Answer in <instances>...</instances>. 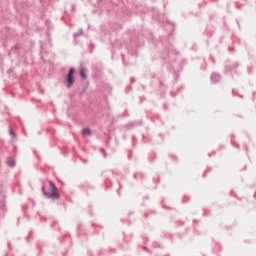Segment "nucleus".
I'll return each instance as SVG.
<instances>
[{
    "mask_svg": "<svg viewBox=\"0 0 256 256\" xmlns=\"http://www.w3.org/2000/svg\"><path fill=\"white\" fill-rule=\"evenodd\" d=\"M244 149H245L246 153H249V146L247 144H244Z\"/></svg>",
    "mask_w": 256,
    "mask_h": 256,
    "instance_id": "nucleus-41",
    "label": "nucleus"
},
{
    "mask_svg": "<svg viewBox=\"0 0 256 256\" xmlns=\"http://www.w3.org/2000/svg\"><path fill=\"white\" fill-rule=\"evenodd\" d=\"M150 215H157V211L152 210V211H150V212H146V213L144 214V218L147 219V217H149Z\"/></svg>",
    "mask_w": 256,
    "mask_h": 256,
    "instance_id": "nucleus-20",
    "label": "nucleus"
},
{
    "mask_svg": "<svg viewBox=\"0 0 256 256\" xmlns=\"http://www.w3.org/2000/svg\"><path fill=\"white\" fill-rule=\"evenodd\" d=\"M195 223H199V220L194 219V220H193V224L195 225Z\"/></svg>",
    "mask_w": 256,
    "mask_h": 256,
    "instance_id": "nucleus-63",
    "label": "nucleus"
},
{
    "mask_svg": "<svg viewBox=\"0 0 256 256\" xmlns=\"http://www.w3.org/2000/svg\"><path fill=\"white\" fill-rule=\"evenodd\" d=\"M236 3V9H241V7H243V4H239V2H235Z\"/></svg>",
    "mask_w": 256,
    "mask_h": 256,
    "instance_id": "nucleus-36",
    "label": "nucleus"
},
{
    "mask_svg": "<svg viewBox=\"0 0 256 256\" xmlns=\"http://www.w3.org/2000/svg\"><path fill=\"white\" fill-rule=\"evenodd\" d=\"M100 151H101V153H103L104 157H107V154L105 153V149L104 148H101Z\"/></svg>",
    "mask_w": 256,
    "mask_h": 256,
    "instance_id": "nucleus-46",
    "label": "nucleus"
},
{
    "mask_svg": "<svg viewBox=\"0 0 256 256\" xmlns=\"http://www.w3.org/2000/svg\"><path fill=\"white\" fill-rule=\"evenodd\" d=\"M145 99V96H140L139 97V100H140V103H143V100Z\"/></svg>",
    "mask_w": 256,
    "mask_h": 256,
    "instance_id": "nucleus-49",
    "label": "nucleus"
},
{
    "mask_svg": "<svg viewBox=\"0 0 256 256\" xmlns=\"http://www.w3.org/2000/svg\"><path fill=\"white\" fill-rule=\"evenodd\" d=\"M223 149H225V145H220V146L218 147V151H223Z\"/></svg>",
    "mask_w": 256,
    "mask_h": 256,
    "instance_id": "nucleus-44",
    "label": "nucleus"
},
{
    "mask_svg": "<svg viewBox=\"0 0 256 256\" xmlns=\"http://www.w3.org/2000/svg\"><path fill=\"white\" fill-rule=\"evenodd\" d=\"M62 155H64V157H67L69 155V152H67V150H63Z\"/></svg>",
    "mask_w": 256,
    "mask_h": 256,
    "instance_id": "nucleus-39",
    "label": "nucleus"
},
{
    "mask_svg": "<svg viewBox=\"0 0 256 256\" xmlns=\"http://www.w3.org/2000/svg\"><path fill=\"white\" fill-rule=\"evenodd\" d=\"M211 171H213V168L209 167V168L202 174V177H203V178L207 177V173H211Z\"/></svg>",
    "mask_w": 256,
    "mask_h": 256,
    "instance_id": "nucleus-25",
    "label": "nucleus"
},
{
    "mask_svg": "<svg viewBox=\"0 0 256 256\" xmlns=\"http://www.w3.org/2000/svg\"><path fill=\"white\" fill-rule=\"evenodd\" d=\"M137 175H138L137 173H134L133 174V179H137Z\"/></svg>",
    "mask_w": 256,
    "mask_h": 256,
    "instance_id": "nucleus-61",
    "label": "nucleus"
},
{
    "mask_svg": "<svg viewBox=\"0 0 256 256\" xmlns=\"http://www.w3.org/2000/svg\"><path fill=\"white\" fill-rule=\"evenodd\" d=\"M133 147H137V140L132 142Z\"/></svg>",
    "mask_w": 256,
    "mask_h": 256,
    "instance_id": "nucleus-51",
    "label": "nucleus"
},
{
    "mask_svg": "<svg viewBox=\"0 0 256 256\" xmlns=\"http://www.w3.org/2000/svg\"><path fill=\"white\" fill-rule=\"evenodd\" d=\"M102 68H103V64H101V62H94L92 64V69L93 71H95V73H99Z\"/></svg>",
    "mask_w": 256,
    "mask_h": 256,
    "instance_id": "nucleus-11",
    "label": "nucleus"
},
{
    "mask_svg": "<svg viewBox=\"0 0 256 256\" xmlns=\"http://www.w3.org/2000/svg\"><path fill=\"white\" fill-rule=\"evenodd\" d=\"M114 174L115 172L113 170H106L102 172V177L104 179V185H105L106 191L107 189H111V187L113 186V182H111V178L113 177Z\"/></svg>",
    "mask_w": 256,
    "mask_h": 256,
    "instance_id": "nucleus-5",
    "label": "nucleus"
},
{
    "mask_svg": "<svg viewBox=\"0 0 256 256\" xmlns=\"http://www.w3.org/2000/svg\"><path fill=\"white\" fill-rule=\"evenodd\" d=\"M81 35H83V29H80L78 32L74 33V37L77 38V37H80Z\"/></svg>",
    "mask_w": 256,
    "mask_h": 256,
    "instance_id": "nucleus-26",
    "label": "nucleus"
},
{
    "mask_svg": "<svg viewBox=\"0 0 256 256\" xmlns=\"http://www.w3.org/2000/svg\"><path fill=\"white\" fill-rule=\"evenodd\" d=\"M7 165L8 167H15L17 165V162H15V160L13 159V157H8L7 158Z\"/></svg>",
    "mask_w": 256,
    "mask_h": 256,
    "instance_id": "nucleus-13",
    "label": "nucleus"
},
{
    "mask_svg": "<svg viewBox=\"0 0 256 256\" xmlns=\"http://www.w3.org/2000/svg\"><path fill=\"white\" fill-rule=\"evenodd\" d=\"M139 175H140L141 179H145V173L140 172Z\"/></svg>",
    "mask_w": 256,
    "mask_h": 256,
    "instance_id": "nucleus-47",
    "label": "nucleus"
},
{
    "mask_svg": "<svg viewBox=\"0 0 256 256\" xmlns=\"http://www.w3.org/2000/svg\"><path fill=\"white\" fill-rule=\"evenodd\" d=\"M169 53H174V55L180 54V52L173 47V44L168 42L167 45L164 46L163 51L160 52V59L162 61V65H173V63H175V60H171Z\"/></svg>",
    "mask_w": 256,
    "mask_h": 256,
    "instance_id": "nucleus-1",
    "label": "nucleus"
},
{
    "mask_svg": "<svg viewBox=\"0 0 256 256\" xmlns=\"http://www.w3.org/2000/svg\"><path fill=\"white\" fill-rule=\"evenodd\" d=\"M27 243H31L33 241V230H30L28 236L26 237Z\"/></svg>",
    "mask_w": 256,
    "mask_h": 256,
    "instance_id": "nucleus-18",
    "label": "nucleus"
},
{
    "mask_svg": "<svg viewBox=\"0 0 256 256\" xmlns=\"http://www.w3.org/2000/svg\"><path fill=\"white\" fill-rule=\"evenodd\" d=\"M210 81L211 83L216 85V83H219V81H221V74L213 72L210 76Z\"/></svg>",
    "mask_w": 256,
    "mask_h": 256,
    "instance_id": "nucleus-9",
    "label": "nucleus"
},
{
    "mask_svg": "<svg viewBox=\"0 0 256 256\" xmlns=\"http://www.w3.org/2000/svg\"><path fill=\"white\" fill-rule=\"evenodd\" d=\"M239 62H234L232 65H226V71L230 72L233 71V69H237V67H239Z\"/></svg>",
    "mask_w": 256,
    "mask_h": 256,
    "instance_id": "nucleus-12",
    "label": "nucleus"
},
{
    "mask_svg": "<svg viewBox=\"0 0 256 256\" xmlns=\"http://www.w3.org/2000/svg\"><path fill=\"white\" fill-rule=\"evenodd\" d=\"M75 67H70L64 78V85L67 89H71L75 85Z\"/></svg>",
    "mask_w": 256,
    "mask_h": 256,
    "instance_id": "nucleus-4",
    "label": "nucleus"
},
{
    "mask_svg": "<svg viewBox=\"0 0 256 256\" xmlns=\"http://www.w3.org/2000/svg\"><path fill=\"white\" fill-rule=\"evenodd\" d=\"M103 249L102 250H99L98 252H97V256H102L103 255Z\"/></svg>",
    "mask_w": 256,
    "mask_h": 256,
    "instance_id": "nucleus-45",
    "label": "nucleus"
},
{
    "mask_svg": "<svg viewBox=\"0 0 256 256\" xmlns=\"http://www.w3.org/2000/svg\"><path fill=\"white\" fill-rule=\"evenodd\" d=\"M34 154L36 155L37 159H40L39 154L37 151L34 150Z\"/></svg>",
    "mask_w": 256,
    "mask_h": 256,
    "instance_id": "nucleus-55",
    "label": "nucleus"
},
{
    "mask_svg": "<svg viewBox=\"0 0 256 256\" xmlns=\"http://www.w3.org/2000/svg\"><path fill=\"white\" fill-rule=\"evenodd\" d=\"M143 141L144 143H153V138L143 135Z\"/></svg>",
    "mask_w": 256,
    "mask_h": 256,
    "instance_id": "nucleus-19",
    "label": "nucleus"
},
{
    "mask_svg": "<svg viewBox=\"0 0 256 256\" xmlns=\"http://www.w3.org/2000/svg\"><path fill=\"white\" fill-rule=\"evenodd\" d=\"M49 189L51 192H48L45 189V186H42V193L46 199H52V201H57V199H61V194L57 190V185L52 180L48 181Z\"/></svg>",
    "mask_w": 256,
    "mask_h": 256,
    "instance_id": "nucleus-2",
    "label": "nucleus"
},
{
    "mask_svg": "<svg viewBox=\"0 0 256 256\" xmlns=\"http://www.w3.org/2000/svg\"><path fill=\"white\" fill-rule=\"evenodd\" d=\"M186 62H187L186 59H182V62H181V64H180V67L183 65V63H186Z\"/></svg>",
    "mask_w": 256,
    "mask_h": 256,
    "instance_id": "nucleus-58",
    "label": "nucleus"
},
{
    "mask_svg": "<svg viewBox=\"0 0 256 256\" xmlns=\"http://www.w3.org/2000/svg\"><path fill=\"white\" fill-rule=\"evenodd\" d=\"M115 251H116L115 249H110L109 253H115Z\"/></svg>",
    "mask_w": 256,
    "mask_h": 256,
    "instance_id": "nucleus-62",
    "label": "nucleus"
},
{
    "mask_svg": "<svg viewBox=\"0 0 256 256\" xmlns=\"http://www.w3.org/2000/svg\"><path fill=\"white\" fill-rule=\"evenodd\" d=\"M159 137H161L162 140L160 142H158V143L161 144V143H163V134L160 133Z\"/></svg>",
    "mask_w": 256,
    "mask_h": 256,
    "instance_id": "nucleus-50",
    "label": "nucleus"
},
{
    "mask_svg": "<svg viewBox=\"0 0 256 256\" xmlns=\"http://www.w3.org/2000/svg\"><path fill=\"white\" fill-rule=\"evenodd\" d=\"M11 53H14L17 55V53H19V45L16 44L12 46L11 51L9 52V55H11Z\"/></svg>",
    "mask_w": 256,
    "mask_h": 256,
    "instance_id": "nucleus-15",
    "label": "nucleus"
},
{
    "mask_svg": "<svg viewBox=\"0 0 256 256\" xmlns=\"http://www.w3.org/2000/svg\"><path fill=\"white\" fill-rule=\"evenodd\" d=\"M81 187H84V189H93V186H91L88 182L82 184Z\"/></svg>",
    "mask_w": 256,
    "mask_h": 256,
    "instance_id": "nucleus-23",
    "label": "nucleus"
},
{
    "mask_svg": "<svg viewBox=\"0 0 256 256\" xmlns=\"http://www.w3.org/2000/svg\"><path fill=\"white\" fill-rule=\"evenodd\" d=\"M215 153H216L215 151L209 153V154H208V157H212V155H215Z\"/></svg>",
    "mask_w": 256,
    "mask_h": 256,
    "instance_id": "nucleus-53",
    "label": "nucleus"
},
{
    "mask_svg": "<svg viewBox=\"0 0 256 256\" xmlns=\"http://www.w3.org/2000/svg\"><path fill=\"white\" fill-rule=\"evenodd\" d=\"M207 215H209V210L204 209L203 210V217H207Z\"/></svg>",
    "mask_w": 256,
    "mask_h": 256,
    "instance_id": "nucleus-35",
    "label": "nucleus"
},
{
    "mask_svg": "<svg viewBox=\"0 0 256 256\" xmlns=\"http://www.w3.org/2000/svg\"><path fill=\"white\" fill-rule=\"evenodd\" d=\"M189 201V196L184 195L183 199H182V203H187Z\"/></svg>",
    "mask_w": 256,
    "mask_h": 256,
    "instance_id": "nucleus-29",
    "label": "nucleus"
},
{
    "mask_svg": "<svg viewBox=\"0 0 256 256\" xmlns=\"http://www.w3.org/2000/svg\"><path fill=\"white\" fill-rule=\"evenodd\" d=\"M121 59H122L123 65H126L125 54H121Z\"/></svg>",
    "mask_w": 256,
    "mask_h": 256,
    "instance_id": "nucleus-38",
    "label": "nucleus"
},
{
    "mask_svg": "<svg viewBox=\"0 0 256 256\" xmlns=\"http://www.w3.org/2000/svg\"><path fill=\"white\" fill-rule=\"evenodd\" d=\"M7 245H8V249L11 251V249H13V247L11 246V241H8Z\"/></svg>",
    "mask_w": 256,
    "mask_h": 256,
    "instance_id": "nucleus-43",
    "label": "nucleus"
},
{
    "mask_svg": "<svg viewBox=\"0 0 256 256\" xmlns=\"http://www.w3.org/2000/svg\"><path fill=\"white\" fill-rule=\"evenodd\" d=\"M87 89H89V81H86L84 84V88L81 91L80 95H83V93H85V91H87Z\"/></svg>",
    "mask_w": 256,
    "mask_h": 256,
    "instance_id": "nucleus-21",
    "label": "nucleus"
},
{
    "mask_svg": "<svg viewBox=\"0 0 256 256\" xmlns=\"http://www.w3.org/2000/svg\"><path fill=\"white\" fill-rule=\"evenodd\" d=\"M41 221H47V217H41Z\"/></svg>",
    "mask_w": 256,
    "mask_h": 256,
    "instance_id": "nucleus-59",
    "label": "nucleus"
},
{
    "mask_svg": "<svg viewBox=\"0 0 256 256\" xmlns=\"http://www.w3.org/2000/svg\"><path fill=\"white\" fill-rule=\"evenodd\" d=\"M206 67H207V62H205V60H204V64H202V65L200 66V69H201L202 71H205Z\"/></svg>",
    "mask_w": 256,
    "mask_h": 256,
    "instance_id": "nucleus-31",
    "label": "nucleus"
},
{
    "mask_svg": "<svg viewBox=\"0 0 256 256\" xmlns=\"http://www.w3.org/2000/svg\"><path fill=\"white\" fill-rule=\"evenodd\" d=\"M45 52L43 51V46H41V50H40V55H41V59H43V54H44Z\"/></svg>",
    "mask_w": 256,
    "mask_h": 256,
    "instance_id": "nucleus-42",
    "label": "nucleus"
},
{
    "mask_svg": "<svg viewBox=\"0 0 256 256\" xmlns=\"http://www.w3.org/2000/svg\"><path fill=\"white\" fill-rule=\"evenodd\" d=\"M122 117H129V112L127 111V109L122 114Z\"/></svg>",
    "mask_w": 256,
    "mask_h": 256,
    "instance_id": "nucleus-37",
    "label": "nucleus"
},
{
    "mask_svg": "<svg viewBox=\"0 0 256 256\" xmlns=\"http://www.w3.org/2000/svg\"><path fill=\"white\" fill-rule=\"evenodd\" d=\"M230 195H231V196L234 195V197H236V199H239V197H237V194H235V192H234L233 190L230 191Z\"/></svg>",
    "mask_w": 256,
    "mask_h": 256,
    "instance_id": "nucleus-40",
    "label": "nucleus"
},
{
    "mask_svg": "<svg viewBox=\"0 0 256 256\" xmlns=\"http://www.w3.org/2000/svg\"><path fill=\"white\" fill-rule=\"evenodd\" d=\"M132 153H133V151H132V150H130V151H129L128 159H131V157H132V156H131V155H132Z\"/></svg>",
    "mask_w": 256,
    "mask_h": 256,
    "instance_id": "nucleus-54",
    "label": "nucleus"
},
{
    "mask_svg": "<svg viewBox=\"0 0 256 256\" xmlns=\"http://www.w3.org/2000/svg\"><path fill=\"white\" fill-rule=\"evenodd\" d=\"M164 203H165V198H162V200H161V205H162L163 209H171L170 207H168V206L165 205Z\"/></svg>",
    "mask_w": 256,
    "mask_h": 256,
    "instance_id": "nucleus-28",
    "label": "nucleus"
},
{
    "mask_svg": "<svg viewBox=\"0 0 256 256\" xmlns=\"http://www.w3.org/2000/svg\"><path fill=\"white\" fill-rule=\"evenodd\" d=\"M143 125V120H135V121H130L128 122L124 127L125 129L131 130L135 129V127H141Z\"/></svg>",
    "mask_w": 256,
    "mask_h": 256,
    "instance_id": "nucleus-8",
    "label": "nucleus"
},
{
    "mask_svg": "<svg viewBox=\"0 0 256 256\" xmlns=\"http://www.w3.org/2000/svg\"><path fill=\"white\" fill-rule=\"evenodd\" d=\"M88 255H89V256H93V251L88 250Z\"/></svg>",
    "mask_w": 256,
    "mask_h": 256,
    "instance_id": "nucleus-56",
    "label": "nucleus"
},
{
    "mask_svg": "<svg viewBox=\"0 0 256 256\" xmlns=\"http://www.w3.org/2000/svg\"><path fill=\"white\" fill-rule=\"evenodd\" d=\"M9 134L11 135V137L15 138L17 137V133L15 132V130H13V128H9Z\"/></svg>",
    "mask_w": 256,
    "mask_h": 256,
    "instance_id": "nucleus-22",
    "label": "nucleus"
},
{
    "mask_svg": "<svg viewBox=\"0 0 256 256\" xmlns=\"http://www.w3.org/2000/svg\"><path fill=\"white\" fill-rule=\"evenodd\" d=\"M247 73H248V75H252L253 74V69L251 68V66L247 67Z\"/></svg>",
    "mask_w": 256,
    "mask_h": 256,
    "instance_id": "nucleus-30",
    "label": "nucleus"
},
{
    "mask_svg": "<svg viewBox=\"0 0 256 256\" xmlns=\"http://www.w3.org/2000/svg\"><path fill=\"white\" fill-rule=\"evenodd\" d=\"M82 135H83L84 137H87V136L91 135V128H84V129L82 130Z\"/></svg>",
    "mask_w": 256,
    "mask_h": 256,
    "instance_id": "nucleus-17",
    "label": "nucleus"
},
{
    "mask_svg": "<svg viewBox=\"0 0 256 256\" xmlns=\"http://www.w3.org/2000/svg\"><path fill=\"white\" fill-rule=\"evenodd\" d=\"M57 225H59V222H58V221H54V222L51 224V228H52V229H55V227H57Z\"/></svg>",
    "mask_w": 256,
    "mask_h": 256,
    "instance_id": "nucleus-34",
    "label": "nucleus"
},
{
    "mask_svg": "<svg viewBox=\"0 0 256 256\" xmlns=\"http://www.w3.org/2000/svg\"><path fill=\"white\" fill-rule=\"evenodd\" d=\"M155 159H157V154H155V152H151L148 155V161L149 163H155Z\"/></svg>",
    "mask_w": 256,
    "mask_h": 256,
    "instance_id": "nucleus-14",
    "label": "nucleus"
},
{
    "mask_svg": "<svg viewBox=\"0 0 256 256\" xmlns=\"http://www.w3.org/2000/svg\"><path fill=\"white\" fill-rule=\"evenodd\" d=\"M119 189L117 190L118 195H121L120 191L123 189V185H121V182L118 181Z\"/></svg>",
    "mask_w": 256,
    "mask_h": 256,
    "instance_id": "nucleus-32",
    "label": "nucleus"
},
{
    "mask_svg": "<svg viewBox=\"0 0 256 256\" xmlns=\"http://www.w3.org/2000/svg\"><path fill=\"white\" fill-rule=\"evenodd\" d=\"M181 89H183V86L177 92H171V97H177V93H181Z\"/></svg>",
    "mask_w": 256,
    "mask_h": 256,
    "instance_id": "nucleus-27",
    "label": "nucleus"
},
{
    "mask_svg": "<svg viewBox=\"0 0 256 256\" xmlns=\"http://www.w3.org/2000/svg\"><path fill=\"white\" fill-rule=\"evenodd\" d=\"M49 245V243L47 241H37L36 243V248L38 249V252L36 254V256H43V249H45V247H47Z\"/></svg>",
    "mask_w": 256,
    "mask_h": 256,
    "instance_id": "nucleus-7",
    "label": "nucleus"
},
{
    "mask_svg": "<svg viewBox=\"0 0 256 256\" xmlns=\"http://www.w3.org/2000/svg\"><path fill=\"white\" fill-rule=\"evenodd\" d=\"M153 247H155V248H159V249H163V245H161V243H159V242H153Z\"/></svg>",
    "mask_w": 256,
    "mask_h": 256,
    "instance_id": "nucleus-24",
    "label": "nucleus"
},
{
    "mask_svg": "<svg viewBox=\"0 0 256 256\" xmlns=\"http://www.w3.org/2000/svg\"><path fill=\"white\" fill-rule=\"evenodd\" d=\"M150 87L153 89L151 93H156V95L160 94L162 98H165V82L162 77H158L156 82L155 80H151Z\"/></svg>",
    "mask_w": 256,
    "mask_h": 256,
    "instance_id": "nucleus-3",
    "label": "nucleus"
},
{
    "mask_svg": "<svg viewBox=\"0 0 256 256\" xmlns=\"http://www.w3.org/2000/svg\"><path fill=\"white\" fill-rule=\"evenodd\" d=\"M233 139H235V134H231V145L233 146V147H236V149H239V144L237 143V142H235V140H233Z\"/></svg>",
    "mask_w": 256,
    "mask_h": 256,
    "instance_id": "nucleus-16",
    "label": "nucleus"
},
{
    "mask_svg": "<svg viewBox=\"0 0 256 256\" xmlns=\"http://www.w3.org/2000/svg\"><path fill=\"white\" fill-rule=\"evenodd\" d=\"M210 59H211L212 63L215 64V58L211 54H210Z\"/></svg>",
    "mask_w": 256,
    "mask_h": 256,
    "instance_id": "nucleus-48",
    "label": "nucleus"
},
{
    "mask_svg": "<svg viewBox=\"0 0 256 256\" xmlns=\"http://www.w3.org/2000/svg\"><path fill=\"white\" fill-rule=\"evenodd\" d=\"M79 76L83 80L87 79V68L83 64L80 65Z\"/></svg>",
    "mask_w": 256,
    "mask_h": 256,
    "instance_id": "nucleus-10",
    "label": "nucleus"
},
{
    "mask_svg": "<svg viewBox=\"0 0 256 256\" xmlns=\"http://www.w3.org/2000/svg\"><path fill=\"white\" fill-rule=\"evenodd\" d=\"M131 89H132L131 85L127 86L125 89V93L129 94L131 92Z\"/></svg>",
    "mask_w": 256,
    "mask_h": 256,
    "instance_id": "nucleus-33",
    "label": "nucleus"
},
{
    "mask_svg": "<svg viewBox=\"0 0 256 256\" xmlns=\"http://www.w3.org/2000/svg\"><path fill=\"white\" fill-rule=\"evenodd\" d=\"M232 94H233V95H238V96H239V94L235 91V89H233V90H232Z\"/></svg>",
    "mask_w": 256,
    "mask_h": 256,
    "instance_id": "nucleus-57",
    "label": "nucleus"
},
{
    "mask_svg": "<svg viewBox=\"0 0 256 256\" xmlns=\"http://www.w3.org/2000/svg\"><path fill=\"white\" fill-rule=\"evenodd\" d=\"M130 82H131V83H135V77H131V78H130Z\"/></svg>",
    "mask_w": 256,
    "mask_h": 256,
    "instance_id": "nucleus-52",
    "label": "nucleus"
},
{
    "mask_svg": "<svg viewBox=\"0 0 256 256\" xmlns=\"http://www.w3.org/2000/svg\"><path fill=\"white\" fill-rule=\"evenodd\" d=\"M73 97H75V94H69L70 99H73Z\"/></svg>",
    "mask_w": 256,
    "mask_h": 256,
    "instance_id": "nucleus-60",
    "label": "nucleus"
},
{
    "mask_svg": "<svg viewBox=\"0 0 256 256\" xmlns=\"http://www.w3.org/2000/svg\"><path fill=\"white\" fill-rule=\"evenodd\" d=\"M5 197V192L0 190V221L3 219V217H5V213H7Z\"/></svg>",
    "mask_w": 256,
    "mask_h": 256,
    "instance_id": "nucleus-6",
    "label": "nucleus"
},
{
    "mask_svg": "<svg viewBox=\"0 0 256 256\" xmlns=\"http://www.w3.org/2000/svg\"><path fill=\"white\" fill-rule=\"evenodd\" d=\"M132 140L133 141H137V137H135V135L132 136Z\"/></svg>",
    "mask_w": 256,
    "mask_h": 256,
    "instance_id": "nucleus-64",
    "label": "nucleus"
}]
</instances>
